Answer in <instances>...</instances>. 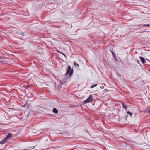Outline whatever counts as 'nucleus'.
Instances as JSON below:
<instances>
[{
	"label": "nucleus",
	"instance_id": "f257e3e1",
	"mask_svg": "<svg viewBox=\"0 0 150 150\" xmlns=\"http://www.w3.org/2000/svg\"><path fill=\"white\" fill-rule=\"evenodd\" d=\"M73 71V69H71L70 66L69 65L68 66V69L67 70L65 74V75L66 76L69 73V76H70L72 75Z\"/></svg>",
	"mask_w": 150,
	"mask_h": 150
},
{
	"label": "nucleus",
	"instance_id": "f03ea898",
	"mask_svg": "<svg viewBox=\"0 0 150 150\" xmlns=\"http://www.w3.org/2000/svg\"><path fill=\"white\" fill-rule=\"evenodd\" d=\"M92 100L93 97L92 95L91 94H90L88 98L83 102V103L86 104L88 103L91 102L92 101Z\"/></svg>",
	"mask_w": 150,
	"mask_h": 150
},
{
	"label": "nucleus",
	"instance_id": "7ed1b4c3",
	"mask_svg": "<svg viewBox=\"0 0 150 150\" xmlns=\"http://www.w3.org/2000/svg\"><path fill=\"white\" fill-rule=\"evenodd\" d=\"M8 139L5 138L4 139L0 141V144H3L7 142Z\"/></svg>",
	"mask_w": 150,
	"mask_h": 150
},
{
	"label": "nucleus",
	"instance_id": "20e7f679",
	"mask_svg": "<svg viewBox=\"0 0 150 150\" xmlns=\"http://www.w3.org/2000/svg\"><path fill=\"white\" fill-rule=\"evenodd\" d=\"M13 137V134H12L8 133L6 137V138L8 140L9 139Z\"/></svg>",
	"mask_w": 150,
	"mask_h": 150
},
{
	"label": "nucleus",
	"instance_id": "39448f33",
	"mask_svg": "<svg viewBox=\"0 0 150 150\" xmlns=\"http://www.w3.org/2000/svg\"><path fill=\"white\" fill-rule=\"evenodd\" d=\"M140 59L141 60V62L143 64H144L146 62L145 60L143 57H140Z\"/></svg>",
	"mask_w": 150,
	"mask_h": 150
},
{
	"label": "nucleus",
	"instance_id": "423d86ee",
	"mask_svg": "<svg viewBox=\"0 0 150 150\" xmlns=\"http://www.w3.org/2000/svg\"><path fill=\"white\" fill-rule=\"evenodd\" d=\"M53 112L54 113L57 114L58 111L56 108H54L53 109Z\"/></svg>",
	"mask_w": 150,
	"mask_h": 150
},
{
	"label": "nucleus",
	"instance_id": "0eeeda50",
	"mask_svg": "<svg viewBox=\"0 0 150 150\" xmlns=\"http://www.w3.org/2000/svg\"><path fill=\"white\" fill-rule=\"evenodd\" d=\"M74 65L75 66V67H79V65L78 64L76 63V62L75 61L74 62Z\"/></svg>",
	"mask_w": 150,
	"mask_h": 150
},
{
	"label": "nucleus",
	"instance_id": "6e6552de",
	"mask_svg": "<svg viewBox=\"0 0 150 150\" xmlns=\"http://www.w3.org/2000/svg\"><path fill=\"white\" fill-rule=\"evenodd\" d=\"M111 52L112 53V55H113V56L114 57L115 59H116V60H117V59L115 57V54H114V52H113L112 51H111Z\"/></svg>",
	"mask_w": 150,
	"mask_h": 150
},
{
	"label": "nucleus",
	"instance_id": "1a4fd4ad",
	"mask_svg": "<svg viewBox=\"0 0 150 150\" xmlns=\"http://www.w3.org/2000/svg\"><path fill=\"white\" fill-rule=\"evenodd\" d=\"M122 107L124 109H126L127 108V107L123 103H122Z\"/></svg>",
	"mask_w": 150,
	"mask_h": 150
},
{
	"label": "nucleus",
	"instance_id": "9d476101",
	"mask_svg": "<svg viewBox=\"0 0 150 150\" xmlns=\"http://www.w3.org/2000/svg\"><path fill=\"white\" fill-rule=\"evenodd\" d=\"M97 84H95L94 85L91 86L90 88H94V87H96V86H97Z\"/></svg>",
	"mask_w": 150,
	"mask_h": 150
},
{
	"label": "nucleus",
	"instance_id": "9b49d317",
	"mask_svg": "<svg viewBox=\"0 0 150 150\" xmlns=\"http://www.w3.org/2000/svg\"><path fill=\"white\" fill-rule=\"evenodd\" d=\"M144 25L145 26L150 27V25H149V24H145Z\"/></svg>",
	"mask_w": 150,
	"mask_h": 150
},
{
	"label": "nucleus",
	"instance_id": "f8f14e48",
	"mask_svg": "<svg viewBox=\"0 0 150 150\" xmlns=\"http://www.w3.org/2000/svg\"><path fill=\"white\" fill-rule=\"evenodd\" d=\"M127 113L130 114V115L131 116H132V114L129 111V112H128Z\"/></svg>",
	"mask_w": 150,
	"mask_h": 150
},
{
	"label": "nucleus",
	"instance_id": "ddd939ff",
	"mask_svg": "<svg viewBox=\"0 0 150 150\" xmlns=\"http://www.w3.org/2000/svg\"><path fill=\"white\" fill-rule=\"evenodd\" d=\"M61 54L66 57V55L64 53H61Z\"/></svg>",
	"mask_w": 150,
	"mask_h": 150
},
{
	"label": "nucleus",
	"instance_id": "4468645a",
	"mask_svg": "<svg viewBox=\"0 0 150 150\" xmlns=\"http://www.w3.org/2000/svg\"><path fill=\"white\" fill-rule=\"evenodd\" d=\"M148 112L150 114V110H149V111H148Z\"/></svg>",
	"mask_w": 150,
	"mask_h": 150
},
{
	"label": "nucleus",
	"instance_id": "2eb2a0df",
	"mask_svg": "<svg viewBox=\"0 0 150 150\" xmlns=\"http://www.w3.org/2000/svg\"><path fill=\"white\" fill-rule=\"evenodd\" d=\"M29 86V85H27V86H26V87H28Z\"/></svg>",
	"mask_w": 150,
	"mask_h": 150
},
{
	"label": "nucleus",
	"instance_id": "dca6fc26",
	"mask_svg": "<svg viewBox=\"0 0 150 150\" xmlns=\"http://www.w3.org/2000/svg\"><path fill=\"white\" fill-rule=\"evenodd\" d=\"M146 60H148V61H149L148 59H146Z\"/></svg>",
	"mask_w": 150,
	"mask_h": 150
}]
</instances>
